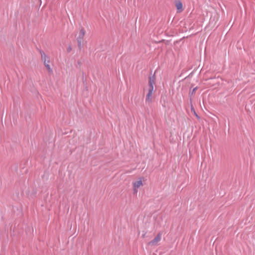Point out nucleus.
<instances>
[{"label":"nucleus","instance_id":"obj_3","mask_svg":"<svg viewBox=\"0 0 255 255\" xmlns=\"http://www.w3.org/2000/svg\"><path fill=\"white\" fill-rule=\"evenodd\" d=\"M86 31L83 27L79 28L78 35L77 38V42L79 46H81L83 42V38L85 35Z\"/></svg>","mask_w":255,"mask_h":255},{"label":"nucleus","instance_id":"obj_2","mask_svg":"<svg viewBox=\"0 0 255 255\" xmlns=\"http://www.w3.org/2000/svg\"><path fill=\"white\" fill-rule=\"evenodd\" d=\"M145 181V180L144 177H140L133 182L132 185L134 192H137L138 189L143 186Z\"/></svg>","mask_w":255,"mask_h":255},{"label":"nucleus","instance_id":"obj_10","mask_svg":"<svg viewBox=\"0 0 255 255\" xmlns=\"http://www.w3.org/2000/svg\"><path fill=\"white\" fill-rule=\"evenodd\" d=\"M155 74H156V72H154V75H153L154 76H155ZM156 79V78H155Z\"/></svg>","mask_w":255,"mask_h":255},{"label":"nucleus","instance_id":"obj_7","mask_svg":"<svg viewBox=\"0 0 255 255\" xmlns=\"http://www.w3.org/2000/svg\"><path fill=\"white\" fill-rule=\"evenodd\" d=\"M197 89H198V87H196L194 88L192 91H189V96L190 97V103H192V97L195 94Z\"/></svg>","mask_w":255,"mask_h":255},{"label":"nucleus","instance_id":"obj_9","mask_svg":"<svg viewBox=\"0 0 255 255\" xmlns=\"http://www.w3.org/2000/svg\"><path fill=\"white\" fill-rule=\"evenodd\" d=\"M163 41H164V40H160V42H162Z\"/></svg>","mask_w":255,"mask_h":255},{"label":"nucleus","instance_id":"obj_5","mask_svg":"<svg viewBox=\"0 0 255 255\" xmlns=\"http://www.w3.org/2000/svg\"><path fill=\"white\" fill-rule=\"evenodd\" d=\"M159 241V236L157 235L153 240H152V241L148 243V245H149V246H150L151 247L157 246Z\"/></svg>","mask_w":255,"mask_h":255},{"label":"nucleus","instance_id":"obj_1","mask_svg":"<svg viewBox=\"0 0 255 255\" xmlns=\"http://www.w3.org/2000/svg\"><path fill=\"white\" fill-rule=\"evenodd\" d=\"M155 84V78L154 76H152L149 78L148 86L144 89V92H146L145 102L148 105H150L154 99Z\"/></svg>","mask_w":255,"mask_h":255},{"label":"nucleus","instance_id":"obj_6","mask_svg":"<svg viewBox=\"0 0 255 255\" xmlns=\"http://www.w3.org/2000/svg\"><path fill=\"white\" fill-rule=\"evenodd\" d=\"M176 7L178 12H181L183 10L182 3L180 0L176 1Z\"/></svg>","mask_w":255,"mask_h":255},{"label":"nucleus","instance_id":"obj_4","mask_svg":"<svg viewBox=\"0 0 255 255\" xmlns=\"http://www.w3.org/2000/svg\"><path fill=\"white\" fill-rule=\"evenodd\" d=\"M49 58L48 57H47L46 56H44V64L45 67L46 68L47 70H48V71L49 72H52V70L49 64Z\"/></svg>","mask_w":255,"mask_h":255},{"label":"nucleus","instance_id":"obj_8","mask_svg":"<svg viewBox=\"0 0 255 255\" xmlns=\"http://www.w3.org/2000/svg\"><path fill=\"white\" fill-rule=\"evenodd\" d=\"M191 112L193 113V114L197 117V118L198 119H199L200 117L196 113L193 106L192 105V103H191Z\"/></svg>","mask_w":255,"mask_h":255}]
</instances>
